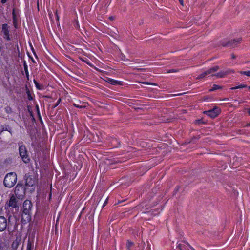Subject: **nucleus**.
I'll return each mask as SVG.
<instances>
[{"label":"nucleus","mask_w":250,"mask_h":250,"mask_svg":"<svg viewBox=\"0 0 250 250\" xmlns=\"http://www.w3.org/2000/svg\"><path fill=\"white\" fill-rule=\"evenodd\" d=\"M110 20H113L114 18L113 17H110Z\"/></svg>","instance_id":"f704fd0d"},{"label":"nucleus","mask_w":250,"mask_h":250,"mask_svg":"<svg viewBox=\"0 0 250 250\" xmlns=\"http://www.w3.org/2000/svg\"><path fill=\"white\" fill-rule=\"evenodd\" d=\"M2 32L3 35V38L7 41L10 40L9 34V27L7 24H3L2 27Z\"/></svg>","instance_id":"423d86ee"},{"label":"nucleus","mask_w":250,"mask_h":250,"mask_svg":"<svg viewBox=\"0 0 250 250\" xmlns=\"http://www.w3.org/2000/svg\"><path fill=\"white\" fill-rule=\"evenodd\" d=\"M13 20H14V21H15V16H14V12H13Z\"/></svg>","instance_id":"473e14b6"},{"label":"nucleus","mask_w":250,"mask_h":250,"mask_svg":"<svg viewBox=\"0 0 250 250\" xmlns=\"http://www.w3.org/2000/svg\"><path fill=\"white\" fill-rule=\"evenodd\" d=\"M32 207V203L30 200H25L23 204L22 219L28 221L30 219V212Z\"/></svg>","instance_id":"7ed1b4c3"},{"label":"nucleus","mask_w":250,"mask_h":250,"mask_svg":"<svg viewBox=\"0 0 250 250\" xmlns=\"http://www.w3.org/2000/svg\"><path fill=\"white\" fill-rule=\"evenodd\" d=\"M23 162L26 164L29 163L30 162V159L29 157H21Z\"/></svg>","instance_id":"6ab92c4d"},{"label":"nucleus","mask_w":250,"mask_h":250,"mask_svg":"<svg viewBox=\"0 0 250 250\" xmlns=\"http://www.w3.org/2000/svg\"><path fill=\"white\" fill-rule=\"evenodd\" d=\"M206 114L211 118L216 117L220 112V110L218 108H215L212 110L206 111Z\"/></svg>","instance_id":"0eeeda50"},{"label":"nucleus","mask_w":250,"mask_h":250,"mask_svg":"<svg viewBox=\"0 0 250 250\" xmlns=\"http://www.w3.org/2000/svg\"><path fill=\"white\" fill-rule=\"evenodd\" d=\"M176 71L174 69H170L169 71H168V73H172V72H175Z\"/></svg>","instance_id":"bb28decb"},{"label":"nucleus","mask_w":250,"mask_h":250,"mask_svg":"<svg viewBox=\"0 0 250 250\" xmlns=\"http://www.w3.org/2000/svg\"><path fill=\"white\" fill-rule=\"evenodd\" d=\"M8 205L9 207H11L12 208H16L18 207L17 201L16 198V196L13 195L11 196L8 202Z\"/></svg>","instance_id":"6e6552de"},{"label":"nucleus","mask_w":250,"mask_h":250,"mask_svg":"<svg viewBox=\"0 0 250 250\" xmlns=\"http://www.w3.org/2000/svg\"><path fill=\"white\" fill-rule=\"evenodd\" d=\"M34 83L35 84V85L37 86V87L39 89V88L38 87V82L35 80H34Z\"/></svg>","instance_id":"a878e982"},{"label":"nucleus","mask_w":250,"mask_h":250,"mask_svg":"<svg viewBox=\"0 0 250 250\" xmlns=\"http://www.w3.org/2000/svg\"><path fill=\"white\" fill-rule=\"evenodd\" d=\"M143 83H144L145 84H147V85H155L156 84L154 83H150V82H143Z\"/></svg>","instance_id":"5701e85b"},{"label":"nucleus","mask_w":250,"mask_h":250,"mask_svg":"<svg viewBox=\"0 0 250 250\" xmlns=\"http://www.w3.org/2000/svg\"><path fill=\"white\" fill-rule=\"evenodd\" d=\"M17 180V174L15 172H10L5 176L3 183L5 187L10 188L15 185Z\"/></svg>","instance_id":"20e7f679"},{"label":"nucleus","mask_w":250,"mask_h":250,"mask_svg":"<svg viewBox=\"0 0 250 250\" xmlns=\"http://www.w3.org/2000/svg\"><path fill=\"white\" fill-rule=\"evenodd\" d=\"M25 188L26 191L29 192L34 191L38 184V179L34 175H28L27 174L25 175Z\"/></svg>","instance_id":"f257e3e1"},{"label":"nucleus","mask_w":250,"mask_h":250,"mask_svg":"<svg viewBox=\"0 0 250 250\" xmlns=\"http://www.w3.org/2000/svg\"><path fill=\"white\" fill-rule=\"evenodd\" d=\"M246 87H247V86L246 84H241L238 86L231 88V89L234 90V89H240V88H245Z\"/></svg>","instance_id":"f3484780"},{"label":"nucleus","mask_w":250,"mask_h":250,"mask_svg":"<svg viewBox=\"0 0 250 250\" xmlns=\"http://www.w3.org/2000/svg\"><path fill=\"white\" fill-rule=\"evenodd\" d=\"M232 58H235V56H234L233 55H232Z\"/></svg>","instance_id":"e433bc0d"},{"label":"nucleus","mask_w":250,"mask_h":250,"mask_svg":"<svg viewBox=\"0 0 250 250\" xmlns=\"http://www.w3.org/2000/svg\"><path fill=\"white\" fill-rule=\"evenodd\" d=\"M26 189L22 184L18 183L15 188V194L16 197L19 199H22L25 194Z\"/></svg>","instance_id":"39448f33"},{"label":"nucleus","mask_w":250,"mask_h":250,"mask_svg":"<svg viewBox=\"0 0 250 250\" xmlns=\"http://www.w3.org/2000/svg\"><path fill=\"white\" fill-rule=\"evenodd\" d=\"M9 246L5 242H1L0 243V250H8Z\"/></svg>","instance_id":"4468645a"},{"label":"nucleus","mask_w":250,"mask_h":250,"mask_svg":"<svg viewBox=\"0 0 250 250\" xmlns=\"http://www.w3.org/2000/svg\"><path fill=\"white\" fill-rule=\"evenodd\" d=\"M182 5H183L184 2L183 0H178Z\"/></svg>","instance_id":"c756f323"},{"label":"nucleus","mask_w":250,"mask_h":250,"mask_svg":"<svg viewBox=\"0 0 250 250\" xmlns=\"http://www.w3.org/2000/svg\"><path fill=\"white\" fill-rule=\"evenodd\" d=\"M9 126H6L5 128H3V130H7V131H9V130H8V129H9Z\"/></svg>","instance_id":"c85d7f7f"},{"label":"nucleus","mask_w":250,"mask_h":250,"mask_svg":"<svg viewBox=\"0 0 250 250\" xmlns=\"http://www.w3.org/2000/svg\"><path fill=\"white\" fill-rule=\"evenodd\" d=\"M219 69V67L218 66H215L212 67V68L204 71L202 74H201L198 78L199 79H201L208 75H211V76H215L218 78H222L224 77L227 74L233 72V70H229L226 72H220L216 74H214L213 73L217 71Z\"/></svg>","instance_id":"f03ea898"},{"label":"nucleus","mask_w":250,"mask_h":250,"mask_svg":"<svg viewBox=\"0 0 250 250\" xmlns=\"http://www.w3.org/2000/svg\"><path fill=\"white\" fill-rule=\"evenodd\" d=\"M33 242H31L29 239L28 241L27 250H32L33 249Z\"/></svg>","instance_id":"2eb2a0df"},{"label":"nucleus","mask_w":250,"mask_h":250,"mask_svg":"<svg viewBox=\"0 0 250 250\" xmlns=\"http://www.w3.org/2000/svg\"><path fill=\"white\" fill-rule=\"evenodd\" d=\"M107 82L112 85L120 84V82L111 78H108Z\"/></svg>","instance_id":"ddd939ff"},{"label":"nucleus","mask_w":250,"mask_h":250,"mask_svg":"<svg viewBox=\"0 0 250 250\" xmlns=\"http://www.w3.org/2000/svg\"><path fill=\"white\" fill-rule=\"evenodd\" d=\"M20 240L16 239L12 243L11 247L13 250H15L18 247L20 244Z\"/></svg>","instance_id":"f8f14e48"},{"label":"nucleus","mask_w":250,"mask_h":250,"mask_svg":"<svg viewBox=\"0 0 250 250\" xmlns=\"http://www.w3.org/2000/svg\"><path fill=\"white\" fill-rule=\"evenodd\" d=\"M7 226V220L3 216H0V231H2Z\"/></svg>","instance_id":"1a4fd4ad"},{"label":"nucleus","mask_w":250,"mask_h":250,"mask_svg":"<svg viewBox=\"0 0 250 250\" xmlns=\"http://www.w3.org/2000/svg\"><path fill=\"white\" fill-rule=\"evenodd\" d=\"M149 250H150V247L149 246Z\"/></svg>","instance_id":"4c0bfd02"},{"label":"nucleus","mask_w":250,"mask_h":250,"mask_svg":"<svg viewBox=\"0 0 250 250\" xmlns=\"http://www.w3.org/2000/svg\"><path fill=\"white\" fill-rule=\"evenodd\" d=\"M182 245L181 244H179L177 246V247L178 248V249L180 250H182Z\"/></svg>","instance_id":"cd10ccee"},{"label":"nucleus","mask_w":250,"mask_h":250,"mask_svg":"<svg viewBox=\"0 0 250 250\" xmlns=\"http://www.w3.org/2000/svg\"><path fill=\"white\" fill-rule=\"evenodd\" d=\"M4 111L8 115H12L13 118H11V120H13V118L16 115V114L14 112L12 108L10 106L7 105L4 107Z\"/></svg>","instance_id":"9d476101"},{"label":"nucleus","mask_w":250,"mask_h":250,"mask_svg":"<svg viewBox=\"0 0 250 250\" xmlns=\"http://www.w3.org/2000/svg\"><path fill=\"white\" fill-rule=\"evenodd\" d=\"M24 69H25V73H26V74L27 77L28 78V77H29V72H28V69H27V65H24Z\"/></svg>","instance_id":"4be33fe9"},{"label":"nucleus","mask_w":250,"mask_h":250,"mask_svg":"<svg viewBox=\"0 0 250 250\" xmlns=\"http://www.w3.org/2000/svg\"><path fill=\"white\" fill-rule=\"evenodd\" d=\"M1 55H3V57H4V58H5V57L3 53H2V54H1Z\"/></svg>","instance_id":"c9c22d12"},{"label":"nucleus","mask_w":250,"mask_h":250,"mask_svg":"<svg viewBox=\"0 0 250 250\" xmlns=\"http://www.w3.org/2000/svg\"><path fill=\"white\" fill-rule=\"evenodd\" d=\"M240 73L241 74L245 75L247 76H250V71H240Z\"/></svg>","instance_id":"aec40b11"},{"label":"nucleus","mask_w":250,"mask_h":250,"mask_svg":"<svg viewBox=\"0 0 250 250\" xmlns=\"http://www.w3.org/2000/svg\"><path fill=\"white\" fill-rule=\"evenodd\" d=\"M220 88V87L216 84H213L211 89H209L210 91H212Z\"/></svg>","instance_id":"a211bd4d"},{"label":"nucleus","mask_w":250,"mask_h":250,"mask_svg":"<svg viewBox=\"0 0 250 250\" xmlns=\"http://www.w3.org/2000/svg\"><path fill=\"white\" fill-rule=\"evenodd\" d=\"M248 88H249V89H250V86H249V87H248Z\"/></svg>","instance_id":"58836bf2"},{"label":"nucleus","mask_w":250,"mask_h":250,"mask_svg":"<svg viewBox=\"0 0 250 250\" xmlns=\"http://www.w3.org/2000/svg\"><path fill=\"white\" fill-rule=\"evenodd\" d=\"M107 200H108V198H106V200L105 201V202H104V204H103V208H104L107 203Z\"/></svg>","instance_id":"b1692460"},{"label":"nucleus","mask_w":250,"mask_h":250,"mask_svg":"<svg viewBox=\"0 0 250 250\" xmlns=\"http://www.w3.org/2000/svg\"><path fill=\"white\" fill-rule=\"evenodd\" d=\"M133 243L132 242L128 240L126 244V250H130V248L133 246Z\"/></svg>","instance_id":"dca6fc26"},{"label":"nucleus","mask_w":250,"mask_h":250,"mask_svg":"<svg viewBox=\"0 0 250 250\" xmlns=\"http://www.w3.org/2000/svg\"><path fill=\"white\" fill-rule=\"evenodd\" d=\"M28 99H29V100H31L32 99V97L31 96V95H28Z\"/></svg>","instance_id":"2f4dec72"},{"label":"nucleus","mask_w":250,"mask_h":250,"mask_svg":"<svg viewBox=\"0 0 250 250\" xmlns=\"http://www.w3.org/2000/svg\"><path fill=\"white\" fill-rule=\"evenodd\" d=\"M34 83L35 84V85L37 86V87L39 89V88L38 87V82L35 80H34Z\"/></svg>","instance_id":"393cba45"},{"label":"nucleus","mask_w":250,"mask_h":250,"mask_svg":"<svg viewBox=\"0 0 250 250\" xmlns=\"http://www.w3.org/2000/svg\"><path fill=\"white\" fill-rule=\"evenodd\" d=\"M105 163L106 165H110L113 163V162L111 160L107 159L106 161H105Z\"/></svg>","instance_id":"412c9836"},{"label":"nucleus","mask_w":250,"mask_h":250,"mask_svg":"<svg viewBox=\"0 0 250 250\" xmlns=\"http://www.w3.org/2000/svg\"><path fill=\"white\" fill-rule=\"evenodd\" d=\"M0 51H1V48L0 47Z\"/></svg>","instance_id":"ea45409f"},{"label":"nucleus","mask_w":250,"mask_h":250,"mask_svg":"<svg viewBox=\"0 0 250 250\" xmlns=\"http://www.w3.org/2000/svg\"><path fill=\"white\" fill-rule=\"evenodd\" d=\"M190 248L192 250H195L193 248H192L191 246H189Z\"/></svg>","instance_id":"72a5a7b5"},{"label":"nucleus","mask_w":250,"mask_h":250,"mask_svg":"<svg viewBox=\"0 0 250 250\" xmlns=\"http://www.w3.org/2000/svg\"><path fill=\"white\" fill-rule=\"evenodd\" d=\"M7 0H1V3L4 4L6 2Z\"/></svg>","instance_id":"7c9ffc66"},{"label":"nucleus","mask_w":250,"mask_h":250,"mask_svg":"<svg viewBox=\"0 0 250 250\" xmlns=\"http://www.w3.org/2000/svg\"><path fill=\"white\" fill-rule=\"evenodd\" d=\"M20 156H26L27 150L24 146L21 145L19 148Z\"/></svg>","instance_id":"9b49d317"}]
</instances>
